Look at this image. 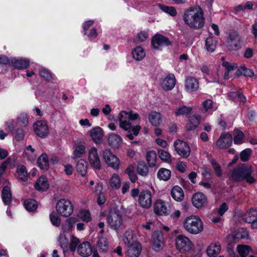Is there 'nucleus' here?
<instances>
[{"mask_svg": "<svg viewBox=\"0 0 257 257\" xmlns=\"http://www.w3.org/2000/svg\"><path fill=\"white\" fill-rule=\"evenodd\" d=\"M87 162L83 159H80L77 163L76 170L82 177H84L87 173Z\"/></svg>", "mask_w": 257, "mask_h": 257, "instance_id": "4c0bfd02", "label": "nucleus"}, {"mask_svg": "<svg viewBox=\"0 0 257 257\" xmlns=\"http://www.w3.org/2000/svg\"><path fill=\"white\" fill-rule=\"evenodd\" d=\"M94 24V21L92 20H88L85 22L83 25V33L84 35H87V31L89 29V28L93 25Z\"/></svg>", "mask_w": 257, "mask_h": 257, "instance_id": "69168bd1", "label": "nucleus"}, {"mask_svg": "<svg viewBox=\"0 0 257 257\" xmlns=\"http://www.w3.org/2000/svg\"><path fill=\"white\" fill-rule=\"evenodd\" d=\"M96 247L101 253L107 252L109 248L107 238L102 236H98L96 242Z\"/></svg>", "mask_w": 257, "mask_h": 257, "instance_id": "c85d7f7f", "label": "nucleus"}, {"mask_svg": "<svg viewBox=\"0 0 257 257\" xmlns=\"http://www.w3.org/2000/svg\"><path fill=\"white\" fill-rule=\"evenodd\" d=\"M252 150L251 149L247 148L242 151L240 153V158L242 162H247L251 155Z\"/></svg>", "mask_w": 257, "mask_h": 257, "instance_id": "13d9d810", "label": "nucleus"}, {"mask_svg": "<svg viewBox=\"0 0 257 257\" xmlns=\"http://www.w3.org/2000/svg\"><path fill=\"white\" fill-rule=\"evenodd\" d=\"M37 163L41 170H48L49 168V162L47 155L46 153L41 155L37 159Z\"/></svg>", "mask_w": 257, "mask_h": 257, "instance_id": "473e14b6", "label": "nucleus"}, {"mask_svg": "<svg viewBox=\"0 0 257 257\" xmlns=\"http://www.w3.org/2000/svg\"><path fill=\"white\" fill-rule=\"evenodd\" d=\"M108 145L112 148H118L122 142L121 138L118 135L110 134L108 138Z\"/></svg>", "mask_w": 257, "mask_h": 257, "instance_id": "2f4dec72", "label": "nucleus"}, {"mask_svg": "<svg viewBox=\"0 0 257 257\" xmlns=\"http://www.w3.org/2000/svg\"><path fill=\"white\" fill-rule=\"evenodd\" d=\"M58 241L64 253L68 251V239L65 235L61 234L58 238Z\"/></svg>", "mask_w": 257, "mask_h": 257, "instance_id": "09e8293b", "label": "nucleus"}, {"mask_svg": "<svg viewBox=\"0 0 257 257\" xmlns=\"http://www.w3.org/2000/svg\"><path fill=\"white\" fill-rule=\"evenodd\" d=\"M157 154L155 151H149L146 154V160L149 166L151 168L156 166Z\"/></svg>", "mask_w": 257, "mask_h": 257, "instance_id": "58836bf2", "label": "nucleus"}, {"mask_svg": "<svg viewBox=\"0 0 257 257\" xmlns=\"http://www.w3.org/2000/svg\"><path fill=\"white\" fill-rule=\"evenodd\" d=\"M78 217L84 222H89L91 219V216L89 210L86 209H81L78 214Z\"/></svg>", "mask_w": 257, "mask_h": 257, "instance_id": "3c124183", "label": "nucleus"}, {"mask_svg": "<svg viewBox=\"0 0 257 257\" xmlns=\"http://www.w3.org/2000/svg\"><path fill=\"white\" fill-rule=\"evenodd\" d=\"M77 252L82 256H88L92 253V246L88 241H84L78 246Z\"/></svg>", "mask_w": 257, "mask_h": 257, "instance_id": "4be33fe9", "label": "nucleus"}, {"mask_svg": "<svg viewBox=\"0 0 257 257\" xmlns=\"http://www.w3.org/2000/svg\"><path fill=\"white\" fill-rule=\"evenodd\" d=\"M234 133V144L235 145H239L243 143V139L244 138L245 136L243 133L238 128H235L233 131Z\"/></svg>", "mask_w": 257, "mask_h": 257, "instance_id": "a18cd8bd", "label": "nucleus"}, {"mask_svg": "<svg viewBox=\"0 0 257 257\" xmlns=\"http://www.w3.org/2000/svg\"><path fill=\"white\" fill-rule=\"evenodd\" d=\"M252 172V167L241 164L233 169L231 177L235 182H240L245 180L249 184H253L255 182V179L251 176Z\"/></svg>", "mask_w": 257, "mask_h": 257, "instance_id": "f03ea898", "label": "nucleus"}, {"mask_svg": "<svg viewBox=\"0 0 257 257\" xmlns=\"http://www.w3.org/2000/svg\"><path fill=\"white\" fill-rule=\"evenodd\" d=\"M176 84L175 75L172 73L169 74L164 79L162 83V86L166 91L171 90Z\"/></svg>", "mask_w": 257, "mask_h": 257, "instance_id": "b1692460", "label": "nucleus"}, {"mask_svg": "<svg viewBox=\"0 0 257 257\" xmlns=\"http://www.w3.org/2000/svg\"><path fill=\"white\" fill-rule=\"evenodd\" d=\"M118 121L120 127L127 132L131 131L132 124L130 122L128 112L121 111L118 115Z\"/></svg>", "mask_w": 257, "mask_h": 257, "instance_id": "f3484780", "label": "nucleus"}, {"mask_svg": "<svg viewBox=\"0 0 257 257\" xmlns=\"http://www.w3.org/2000/svg\"><path fill=\"white\" fill-rule=\"evenodd\" d=\"M157 176V178L160 180L167 181L171 178V171L169 169L165 168H161L159 169Z\"/></svg>", "mask_w": 257, "mask_h": 257, "instance_id": "f704fd0d", "label": "nucleus"}, {"mask_svg": "<svg viewBox=\"0 0 257 257\" xmlns=\"http://www.w3.org/2000/svg\"><path fill=\"white\" fill-rule=\"evenodd\" d=\"M183 20L190 28L200 29L205 24V18L200 8L189 7L184 11Z\"/></svg>", "mask_w": 257, "mask_h": 257, "instance_id": "f257e3e1", "label": "nucleus"}, {"mask_svg": "<svg viewBox=\"0 0 257 257\" xmlns=\"http://www.w3.org/2000/svg\"><path fill=\"white\" fill-rule=\"evenodd\" d=\"M164 234L162 231H155L152 235V249L159 251L164 245Z\"/></svg>", "mask_w": 257, "mask_h": 257, "instance_id": "9b49d317", "label": "nucleus"}, {"mask_svg": "<svg viewBox=\"0 0 257 257\" xmlns=\"http://www.w3.org/2000/svg\"><path fill=\"white\" fill-rule=\"evenodd\" d=\"M172 45V42L169 38L162 34H156L152 38L151 46L155 50H162V47Z\"/></svg>", "mask_w": 257, "mask_h": 257, "instance_id": "0eeeda50", "label": "nucleus"}, {"mask_svg": "<svg viewBox=\"0 0 257 257\" xmlns=\"http://www.w3.org/2000/svg\"><path fill=\"white\" fill-rule=\"evenodd\" d=\"M148 118L151 123L154 126H159L162 123L161 114L156 111H152L149 114Z\"/></svg>", "mask_w": 257, "mask_h": 257, "instance_id": "72a5a7b5", "label": "nucleus"}, {"mask_svg": "<svg viewBox=\"0 0 257 257\" xmlns=\"http://www.w3.org/2000/svg\"><path fill=\"white\" fill-rule=\"evenodd\" d=\"M159 7L163 12L170 15L172 17H175L177 15V11L176 9L173 7L165 6L162 4H159Z\"/></svg>", "mask_w": 257, "mask_h": 257, "instance_id": "864d4df0", "label": "nucleus"}, {"mask_svg": "<svg viewBox=\"0 0 257 257\" xmlns=\"http://www.w3.org/2000/svg\"><path fill=\"white\" fill-rule=\"evenodd\" d=\"M40 76L42 77L45 81L50 82L53 79V74L51 72L45 68L40 69L39 70Z\"/></svg>", "mask_w": 257, "mask_h": 257, "instance_id": "8fccbe9b", "label": "nucleus"}, {"mask_svg": "<svg viewBox=\"0 0 257 257\" xmlns=\"http://www.w3.org/2000/svg\"><path fill=\"white\" fill-rule=\"evenodd\" d=\"M30 60L25 58H13L11 60L12 66L18 69H26L30 66Z\"/></svg>", "mask_w": 257, "mask_h": 257, "instance_id": "5701e85b", "label": "nucleus"}, {"mask_svg": "<svg viewBox=\"0 0 257 257\" xmlns=\"http://www.w3.org/2000/svg\"><path fill=\"white\" fill-rule=\"evenodd\" d=\"M185 230L189 233L197 234L203 229V222L200 218L196 215L187 217L183 222Z\"/></svg>", "mask_w": 257, "mask_h": 257, "instance_id": "7ed1b4c3", "label": "nucleus"}, {"mask_svg": "<svg viewBox=\"0 0 257 257\" xmlns=\"http://www.w3.org/2000/svg\"><path fill=\"white\" fill-rule=\"evenodd\" d=\"M192 202L195 207L199 208L206 204L207 197L203 193L197 192L193 195Z\"/></svg>", "mask_w": 257, "mask_h": 257, "instance_id": "412c9836", "label": "nucleus"}, {"mask_svg": "<svg viewBox=\"0 0 257 257\" xmlns=\"http://www.w3.org/2000/svg\"><path fill=\"white\" fill-rule=\"evenodd\" d=\"M237 250L240 257H245L251 251V248L247 245H238Z\"/></svg>", "mask_w": 257, "mask_h": 257, "instance_id": "de8ad7c7", "label": "nucleus"}, {"mask_svg": "<svg viewBox=\"0 0 257 257\" xmlns=\"http://www.w3.org/2000/svg\"><path fill=\"white\" fill-rule=\"evenodd\" d=\"M35 189L39 192H45L50 187L48 178L45 176H41L36 181L34 185Z\"/></svg>", "mask_w": 257, "mask_h": 257, "instance_id": "aec40b11", "label": "nucleus"}, {"mask_svg": "<svg viewBox=\"0 0 257 257\" xmlns=\"http://www.w3.org/2000/svg\"><path fill=\"white\" fill-rule=\"evenodd\" d=\"M88 160L94 169L99 170L101 169L100 161L96 148H91L89 151Z\"/></svg>", "mask_w": 257, "mask_h": 257, "instance_id": "2eb2a0df", "label": "nucleus"}, {"mask_svg": "<svg viewBox=\"0 0 257 257\" xmlns=\"http://www.w3.org/2000/svg\"><path fill=\"white\" fill-rule=\"evenodd\" d=\"M221 250V245L219 242L211 243L206 249V253L209 257H216Z\"/></svg>", "mask_w": 257, "mask_h": 257, "instance_id": "c756f323", "label": "nucleus"}, {"mask_svg": "<svg viewBox=\"0 0 257 257\" xmlns=\"http://www.w3.org/2000/svg\"><path fill=\"white\" fill-rule=\"evenodd\" d=\"M154 211L158 215L166 216L170 213L171 207L168 202L158 199L154 204Z\"/></svg>", "mask_w": 257, "mask_h": 257, "instance_id": "9d476101", "label": "nucleus"}, {"mask_svg": "<svg viewBox=\"0 0 257 257\" xmlns=\"http://www.w3.org/2000/svg\"><path fill=\"white\" fill-rule=\"evenodd\" d=\"M211 165L213 168L216 176L219 178L221 177L222 176V171L219 164L216 162L212 161L211 162Z\"/></svg>", "mask_w": 257, "mask_h": 257, "instance_id": "e2e57ef3", "label": "nucleus"}, {"mask_svg": "<svg viewBox=\"0 0 257 257\" xmlns=\"http://www.w3.org/2000/svg\"><path fill=\"white\" fill-rule=\"evenodd\" d=\"M103 159L106 164L114 169H118L120 165V160L118 157L113 154L109 150H105L103 152Z\"/></svg>", "mask_w": 257, "mask_h": 257, "instance_id": "1a4fd4ad", "label": "nucleus"}, {"mask_svg": "<svg viewBox=\"0 0 257 257\" xmlns=\"http://www.w3.org/2000/svg\"><path fill=\"white\" fill-rule=\"evenodd\" d=\"M78 221L76 217H70L66 220V224L63 225V229L64 232L71 231L74 228V225Z\"/></svg>", "mask_w": 257, "mask_h": 257, "instance_id": "c03bdc74", "label": "nucleus"}, {"mask_svg": "<svg viewBox=\"0 0 257 257\" xmlns=\"http://www.w3.org/2000/svg\"><path fill=\"white\" fill-rule=\"evenodd\" d=\"M133 58L137 61L142 60L145 56V52L141 46H137L132 52Z\"/></svg>", "mask_w": 257, "mask_h": 257, "instance_id": "a19ab883", "label": "nucleus"}, {"mask_svg": "<svg viewBox=\"0 0 257 257\" xmlns=\"http://www.w3.org/2000/svg\"><path fill=\"white\" fill-rule=\"evenodd\" d=\"M226 253L228 257H235V253L234 250V246L232 243H229L227 244Z\"/></svg>", "mask_w": 257, "mask_h": 257, "instance_id": "338daca9", "label": "nucleus"}, {"mask_svg": "<svg viewBox=\"0 0 257 257\" xmlns=\"http://www.w3.org/2000/svg\"><path fill=\"white\" fill-rule=\"evenodd\" d=\"M236 75L238 77L243 75L251 78L254 76V72L251 69L247 68L245 66H241L236 70Z\"/></svg>", "mask_w": 257, "mask_h": 257, "instance_id": "e433bc0d", "label": "nucleus"}, {"mask_svg": "<svg viewBox=\"0 0 257 257\" xmlns=\"http://www.w3.org/2000/svg\"><path fill=\"white\" fill-rule=\"evenodd\" d=\"M242 45L241 38L235 40L226 42V47L229 51H237L239 50Z\"/></svg>", "mask_w": 257, "mask_h": 257, "instance_id": "c9c22d12", "label": "nucleus"}, {"mask_svg": "<svg viewBox=\"0 0 257 257\" xmlns=\"http://www.w3.org/2000/svg\"><path fill=\"white\" fill-rule=\"evenodd\" d=\"M107 221L110 228L117 231L122 223L120 211L116 208L111 210L107 217Z\"/></svg>", "mask_w": 257, "mask_h": 257, "instance_id": "20e7f679", "label": "nucleus"}, {"mask_svg": "<svg viewBox=\"0 0 257 257\" xmlns=\"http://www.w3.org/2000/svg\"><path fill=\"white\" fill-rule=\"evenodd\" d=\"M217 41L212 36L207 37L205 40V48L207 51L213 52L216 49Z\"/></svg>", "mask_w": 257, "mask_h": 257, "instance_id": "ea45409f", "label": "nucleus"}, {"mask_svg": "<svg viewBox=\"0 0 257 257\" xmlns=\"http://www.w3.org/2000/svg\"><path fill=\"white\" fill-rule=\"evenodd\" d=\"M18 121L22 126H26L28 123V118L27 114H20L18 116Z\"/></svg>", "mask_w": 257, "mask_h": 257, "instance_id": "680f3d73", "label": "nucleus"}, {"mask_svg": "<svg viewBox=\"0 0 257 257\" xmlns=\"http://www.w3.org/2000/svg\"><path fill=\"white\" fill-rule=\"evenodd\" d=\"M175 245L179 252L185 253L192 249L193 244L189 238L183 234H180L176 238Z\"/></svg>", "mask_w": 257, "mask_h": 257, "instance_id": "423d86ee", "label": "nucleus"}, {"mask_svg": "<svg viewBox=\"0 0 257 257\" xmlns=\"http://www.w3.org/2000/svg\"><path fill=\"white\" fill-rule=\"evenodd\" d=\"M92 140L96 144L101 143L104 133L102 128L98 126L92 128L89 131Z\"/></svg>", "mask_w": 257, "mask_h": 257, "instance_id": "393cba45", "label": "nucleus"}, {"mask_svg": "<svg viewBox=\"0 0 257 257\" xmlns=\"http://www.w3.org/2000/svg\"><path fill=\"white\" fill-rule=\"evenodd\" d=\"M25 136L24 130L23 128H18L16 130L15 139L17 142H20L24 140Z\"/></svg>", "mask_w": 257, "mask_h": 257, "instance_id": "052dcab7", "label": "nucleus"}, {"mask_svg": "<svg viewBox=\"0 0 257 257\" xmlns=\"http://www.w3.org/2000/svg\"><path fill=\"white\" fill-rule=\"evenodd\" d=\"M56 209L58 214L67 217L72 214L74 207L69 200L61 199L56 203Z\"/></svg>", "mask_w": 257, "mask_h": 257, "instance_id": "39448f33", "label": "nucleus"}, {"mask_svg": "<svg viewBox=\"0 0 257 257\" xmlns=\"http://www.w3.org/2000/svg\"><path fill=\"white\" fill-rule=\"evenodd\" d=\"M201 121V116L199 115L194 114L188 118L185 128L188 132L194 131L199 126Z\"/></svg>", "mask_w": 257, "mask_h": 257, "instance_id": "a211bd4d", "label": "nucleus"}, {"mask_svg": "<svg viewBox=\"0 0 257 257\" xmlns=\"http://www.w3.org/2000/svg\"><path fill=\"white\" fill-rule=\"evenodd\" d=\"M174 145L175 149L179 156L184 158L189 156L190 148L186 142L178 140L175 142Z\"/></svg>", "mask_w": 257, "mask_h": 257, "instance_id": "ddd939ff", "label": "nucleus"}, {"mask_svg": "<svg viewBox=\"0 0 257 257\" xmlns=\"http://www.w3.org/2000/svg\"><path fill=\"white\" fill-rule=\"evenodd\" d=\"M192 110V108L191 107L182 105L176 109L175 114L176 116L187 115L191 112Z\"/></svg>", "mask_w": 257, "mask_h": 257, "instance_id": "49530a36", "label": "nucleus"}, {"mask_svg": "<svg viewBox=\"0 0 257 257\" xmlns=\"http://www.w3.org/2000/svg\"><path fill=\"white\" fill-rule=\"evenodd\" d=\"M158 156L160 159L164 162L170 163L172 161L171 155L167 151L163 150H158Z\"/></svg>", "mask_w": 257, "mask_h": 257, "instance_id": "6e6d98bb", "label": "nucleus"}, {"mask_svg": "<svg viewBox=\"0 0 257 257\" xmlns=\"http://www.w3.org/2000/svg\"><path fill=\"white\" fill-rule=\"evenodd\" d=\"M49 217L50 221L53 226L59 227L60 225L61 219L59 215H58L56 212L52 211L50 213Z\"/></svg>", "mask_w": 257, "mask_h": 257, "instance_id": "5fc2aeb1", "label": "nucleus"}, {"mask_svg": "<svg viewBox=\"0 0 257 257\" xmlns=\"http://www.w3.org/2000/svg\"><path fill=\"white\" fill-rule=\"evenodd\" d=\"M243 221L251 224L252 229L257 228V209L251 208L242 217Z\"/></svg>", "mask_w": 257, "mask_h": 257, "instance_id": "dca6fc26", "label": "nucleus"}, {"mask_svg": "<svg viewBox=\"0 0 257 257\" xmlns=\"http://www.w3.org/2000/svg\"><path fill=\"white\" fill-rule=\"evenodd\" d=\"M199 87V82L197 79L192 76L186 77L185 82L186 90L189 92H194L197 90Z\"/></svg>", "mask_w": 257, "mask_h": 257, "instance_id": "6ab92c4d", "label": "nucleus"}, {"mask_svg": "<svg viewBox=\"0 0 257 257\" xmlns=\"http://www.w3.org/2000/svg\"><path fill=\"white\" fill-rule=\"evenodd\" d=\"M25 209L29 212H34L38 207L37 202L33 199H28L24 202Z\"/></svg>", "mask_w": 257, "mask_h": 257, "instance_id": "37998d69", "label": "nucleus"}, {"mask_svg": "<svg viewBox=\"0 0 257 257\" xmlns=\"http://www.w3.org/2000/svg\"><path fill=\"white\" fill-rule=\"evenodd\" d=\"M172 197L177 201H181L184 197L182 189L178 185L174 186L171 191Z\"/></svg>", "mask_w": 257, "mask_h": 257, "instance_id": "7c9ffc66", "label": "nucleus"}, {"mask_svg": "<svg viewBox=\"0 0 257 257\" xmlns=\"http://www.w3.org/2000/svg\"><path fill=\"white\" fill-rule=\"evenodd\" d=\"M142 245L139 242H135L128 246L127 255L130 257H138L142 251Z\"/></svg>", "mask_w": 257, "mask_h": 257, "instance_id": "a878e982", "label": "nucleus"}, {"mask_svg": "<svg viewBox=\"0 0 257 257\" xmlns=\"http://www.w3.org/2000/svg\"><path fill=\"white\" fill-rule=\"evenodd\" d=\"M2 199L5 205H9L12 201V193L11 188L8 186H4L2 190Z\"/></svg>", "mask_w": 257, "mask_h": 257, "instance_id": "bb28decb", "label": "nucleus"}, {"mask_svg": "<svg viewBox=\"0 0 257 257\" xmlns=\"http://www.w3.org/2000/svg\"><path fill=\"white\" fill-rule=\"evenodd\" d=\"M17 178L22 182H26L28 180L29 176V173L28 172L25 166L19 165L17 166L16 169Z\"/></svg>", "mask_w": 257, "mask_h": 257, "instance_id": "cd10ccee", "label": "nucleus"}, {"mask_svg": "<svg viewBox=\"0 0 257 257\" xmlns=\"http://www.w3.org/2000/svg\"><path fill=\"white\" fill-rule=\"evenodd\" d=\"M137 173L142 176L146 177L149 174V168L147 165L144 161L139 162L137 167Z\"/></svg>", "mask_w": 257, "mask_h": 257, "instance_id": "79ce46f5", "label": "nucleus"}, {"mask_svg": "<svg viewBox=\"0 0 257 257\" xmlns=\"http://www.w3.org/2000/svg\"><path fill=\"white\" fill-rule=\"evenodd\" d=\"M80 241L79 239L74 236V235L71 236L70 243L69 244V249L71 252L75 251L77 247L80 244Z\"/></svg>", "mask_w": 257, "mask_h": 257, "instance_id": "bf43d9fd", "label": "nucleus"}, {"mask_svg": "<svg viewBox=\"0 0 257 257\" xmlns=\"http://www.w3.org/2000/svg\"><path fill=\"white\" fill-rule=\"evenodd\" d=\"M240 38L241 37L239 36L237 31L234 30H231L229 32L227 41H234Z\"/></svg>", "mask_w": 257, "mask_h": 257, "instance_id": "0e129e2a", "label": "nucleus"}, {"mask_svg": "<svg viewBox=\"0 0 257 257\" xmlns=\"http://www.w3.org/2000/svg\"><path fill=\"white\" fill-rule=\"evenodd\" d=\"M11 163V158L10 157L8 158L6 160L4 161L0 165V172L3 174L5 172L7 169L8 166Z\"/></svg>", "mask_w": 257, "mask_h": 257, "instance_id": "774afa93", "label": "nucleus"}, {"mask_svg": "<svg viewBox=\"0 0 257 257\" xmlns=\"http://www.w3.org/2000/svg\"><path fill=\"white\" fill-rule=\"evenodd\" d=\"M85 153V147L83 145H79L75 147L73 153V158H81L82 156Z\"/></svg>", "mask_w": 257, "mask_h": 257, "instance_id": "603ef678", "label": "nucleus"}, {"mask_svg": "<svg viewBox=\"0 0 257 257\" xmlns=\"http://www.w3.org/2000/svg\"><path fill=\"white\" fill-rule=\"evenodd\" d=\"M35 134L41 139L47 138L50 132L49 127L45 120H37L33 124Z\"/></svg>", "mask_w": 257, "mask_h": 257, "instance_id": "6e6552de", "label": "nucleus"}, {"mask_svg": "<svg viewBox=\"0 0 257 257\" xmlns=\"http://www.w3.org/2000/svg\"><path fill=\"white\" fill-rule=\"evenodd\" d=\"M232 144V137L229 133H222L216 142V146L219 149L229 148Z\"/></svg>", "mask_w": 257, "mask_h": 257, "instance_id": "4468645a", "label": "nucleus"}, {"mask_svg": "<svg viewBox=\"0 0 257 257\" xmlns=\"http://www.w3.org/2000/svg\"><path fill=\"white\" fill-rule=\"evenodd\" d=\"M110 186L115 189H118L120 186V180L118 175L113 174L109 181Z\"/></svg>", "mask_w": 257, "mask_h": 257, "instance_id": "4d7b16f0", "label": "nucleus"}, {"mask_svg": "<svg viewBox=\"0 0 257 257\" xmlns=\"http://www.w3.org/2000/svg\"><path fill=\"white\" fill-rule=\"evenodd\" d=\"M138 202L144 208H149L152 204V194L148 190H143L139 195Z\"/></svg>", "mask_w": 257, "mask_h": 257, "instance_id": "f8f14e48", "label": "nucleus"}]
</instances>
